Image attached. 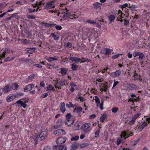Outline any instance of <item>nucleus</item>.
Returning a JSON list of instances; mask_svg holds the SVG:
<instances>
[{
  "mask_svg": "<svg viewBox=\"0 0 150 150\" xmlns=\"http://www.w3.org/2000/svg\"><path fill=\"white\" fill-rule=\"evenodd\" d=\"M40 137V139L41 141L44 140L45 137L47 136V133L45 131H43L42 132L39 134Z\"/></svg>",
  "mask_w": 150,
  "mask_h": 150,
  "instance_id": "9b49d317",
  "label": "nucleus"
},
{
  "mask_svg": "<svg viewBox=\"0 0 150 150\" xmlns=\"http://www.w3.org/2000/svg\"><path fill=\"white\" fill-rule=\"evenodd\" d=\"M54 87H53L51 86V85H48L47 87V90H53V91H54Z\"/></svg>",
  "mask_w": 150,
  "mask_h": 150,
  "instance_id": "052dcab7",
  "label": "nucleus"
},
{
  "mask_svg": "<svg viewBox=\"0 0 150 150\" xmlns=\"http://www.w3.org/2000/svg\"><path fill=\"white\" fill-rule=\"evenodd\" d=\"M35 16L34 15H28L27 16V18L29 19H34L35 18Z\"/></svg>",
  "mask_w": 150,
  "mask_h": 150,
  "instance_id": "a18cd8bd",
  "label": "nucleus"
},
{
  "mask_svg": "<svg viewBox=\"0 0 150 150\" xmlns=\"http://www.w3.org/2000/svg\"><path fill=\"white\" fill-rule=\"evenodd\" d=\"M62 133V134H65L64 130L62 129H58L54 132V134L57 135V136L60 135Z\"/></svg>",
  "mask_w": 150,
  "mask_h": 150,
  "instance_id": "ddd939ff",
  "label": "nucleus"
},
{
  "mask_svg": "<svg viewBox=\"0 0 150 150\" xmlns=\"http://www.w3.org/2000/svg\"><path fill=\"white\" fill-rule=\"evenodd\" d=\"M54 149H59V150H67V147L65 145H55L53 146Z\"/></svg>",
  "mask_w": 150,
  "mask_h": 150,
  "instance_id": "39448f33",
  "label": "nucleus"
},
{
  "mask_svg": "<svg viewBox=\"0 0 150 150\" xmlns=\"http://www.w3.org/2000/svg\"><path fill=\"white\" fill-rule=\"evenodd\" d=\"M140 139L139 138H138L135 140L134 141V143L133 144V145L135 146L140 140Z\"/></svg>",
  "mask_w": 150,
  "mask_h": 150,
  "instance_id": "680f3d73",
  "label": "nucleus"
},
{
  "mask_svg": "<svg viewBox=\"0 0 150 150\" xmlns=\"http://www.w3.org/2000/svg\"><path fill=\"white\" fill-rule=\"evenodd\" d=\"M71 65V69H72L73 71L76 70L78 68V65L75 64H72Z\"/></svg>",
  "mask_w": 150,
  "mask_h": 150,
  "instance_id": "5701e85b",
  "label": "nucleus"
},
{
  "mask_svg": "<svg viewBox=\"0 0 150 150\" xmlns=\"http://www.w3.org/2000/svg\"><path fill=\"white\" fill-rule=\"evenodd\" d=\"M106 117V115L105 114H104L102 115L100 118V120L102 122H103V121Z\"/></svg>",
  "mask_w": 150,
  "mask_h": 150,
  "instance_id": "473e14b6",
  "label": "nucleus"
},
{
  "mask_svg": "<svg viewBox=\"0 0 150 150\" xmlns=\"http://www.w3.org/2000/svg\"><path fill=\"white\" fill-rule=\"evenodd\" d=\"M39 138H40V137L39 134H36L34 136L33 139L34 140H36L37 141L38 140V139Z\"/></svg>",
  "mask_w": 150,
  "mask_h": 150,
  "instance_id": "79ce46f5",
  "label": "nucleus"
},
{
  "mask_svg": "<svg viewBox=\"0 0 150 150\" xmlns=\"http://www.w3.org/2000/svg\"><path fill=\"white\" fill-rule=\"evenodd\" d=\"M128 6V4L127 3H125L123 5H121L120 6V7L122 8H125L126 7H127Z\"/></svg>",
  "mask_w": 150,
  "mask_h": 150,
  "instance_id": "864d4df0",
  "label": "nucleus"
},
{
  "mask_svg": "<svg viewBox=\"0 0 150 150\" xmlns=\"http://www.w3.org/2000/svg\"><path fill=\"white\" fill-rule=\"evenodd\" d=\"M106 50L105 54V55H109L111 53V50L109 49L108 48H106Z\"/></svg>",
  "mask_w": 150,
  "mask_h": 150,
  "instance_id": "72a5a7b5",
  "label": "nucleus"
},
{
  "mask_svg": "<svg viewBox=\"0 0 150 150\" xmlns=\"http://www.w3.org/2000/svg\"><path fill=\"white\" fill-rule=\"evenodd\" d=\"M136 7L137 6L135 5H131L130 4H129V8H131L132 9L136 8Z\"/></svg>",
  "mask_w": 150,
  "mask_h": 150,
  "instance_id": "8fccbe9b",
  "label": "nucleus"
},
{
  "mask_svg": "<svg viewBox=\"0 0 150 150\" xmlns=\"http://www.w3.org/2000/svg\"><path fill=\"white\" fill-rule=\"evenodd\" d=\"M119 83V82L118 81H115V80H114V83L112 87V88H113L115 87L117 84Z\"/></svg>",
  "mask_w": 150,
  "mask_h": 150,
  "instance_id": "de8ad7c7",
  "label": "nucleus"
},
{
  "mask_svg": "<svg viewBox=\"0 0 150 150\" xmlns=\"http://www.w3.org/2000/svg\"><path fill=\"white\" fill-rule=\"evenodd\" d=\"M78 146L77 142H74L71 146L70 150H75L76 149Z\"/></svg>",
  "mask_w": 150,
  "mask_h": 150,
  "instance_id": "dca6fc26",
  "label": "nucleus"
},
{
  "mask_svg": "<svg viewBox=\"0 0 150 150\" xmlns=\"http://www.w3.org/2000/svg\"><path fill=\"white\" fill-rule=\"evenodd\" d=\"M67 139L65 137H60L57 138L56 142L57 144H61L65 142Z\"/></svg>",
  "mask_w": 150,
  "mask_h": 150,
  "instance_id": "7ed1b4c3",
  "label": "nucleus"
},
{
  "mask_svg": "<svg viewBox=\"0 0 150 150\" xmlns=\"http://www.w3.org/2000/svg\"><path fill=\"white\" fill-rule=\"evenodd\" d=\"M67 46L68 47H69L70 48H71L72 47V44L70 42H68L67 43Z\"/></svg>",
  "mask_w": 150,
  "mask_h": 150,
  "instance_id": "0e129e2a",
  "label": "nucleus"
},
{
  "mask_svg": "<svg viewBox=\"0 0 150 150\" xmlns=\"http://www.w3.org/2000/svg\"><path fill=\"white\" fill-rule=\"evenodd\" d=\"M34 86V85L33 84H29L26 85L25 87L24 88V91L25 92L30 91L33 87Z\"/></svg>",
  "mask_w": 150,
  "mask_h": 150,
  "instance_id": "9d476101",
  "label": "nucleus"
},
{
  "mask_svg": "<svg viewBox=\"0 0 150 150\" xmlns=\"http://www.w3.org/2000/svg\"><path fill=\"white\" fill-rule=\"evenodd\" d=\"M69 104H66V106L68 108H69L71 107L73 108H74V107L75 105L73 104L72 103V102H69Z\"/></svg>",
  "mask_w": 150,
  "mask_h": 150,
  "instance_id": "7c9ffc66",
  "label": "nucleus"
},
{
  "mask_svg": "<svg viewBox=\"0 0 150 150\" xmlns=\"http://www.w3.org/2000/svg\"><path fill=\"white\" fill-rule=\"evenodd\" d=\"M67 71L68 69L66 68H61V72L62 74H65Z\"/></svg>",
  "mask_w": 150,
  "mask_h": 150,
  "instance_id": "cd10ccee",
  "label": "nucleus"
},
{
  "mask_svg": "<svg viewBox=\"0 0 150 150\" xmlns=\"http://www.w3.org/2000/svg\"><path fill=\"white\" fill-rule=\"evenodd\" d=\"M42 23L44 24L45 27L47 28L53 27L56 25L55 24H54L53 23L50 24L46 23Z\"/></svg>",
  "mask_w": 150,
  "mask_h": 150,
  "instance_id": "6ab92c4d",
  "label": "nucleus"
},
{
  "mask_svg": "<svg viewBox=\"0 0 150 150\" xmlns=\"http://www.w3.org/2000/svg\"><path fill=\"white\" fill-rule=\"evenodd\" d=\"M23 95V93L20 92L16 93V94H15L14 96L15 97L17 98L18 97H19L21 96H22Z\"/></svg>",
  "mask_w": 150,
  "mask_h": 150,
  "instance_id": "f704fd0d",
  "label": "nucleus"
},
{
  "mask_svg": "<svg viewBox=\"0 0 150 150\" xmlns=\"http://www.w3.org/2000/svg\"><path fill=\"white\" fill-rule=\"evenodd\" d=\"M55 27L56 29L59 30H61L62 29V27L61 26L59 25H56Z\"/></svg>",
  "mask_w": 150,
  "mask_h": 150,
  "instance_id": "6e6d98bb",
  "label": "nucleus"
},
{
  "mask_svg": "<svg viewBox=\"0 0 150 150\" xmlns=\"http://www.w3.org/2000/svg\"><path fill=\"white\" fill-rule=\"evenodd\" d=\"M86 22L92 24H95L96 23V22L93 21L91 19L88 20Z\"/></svg>",
  "mask_w": 150,
  "mask_h": 150,
  "instance_id": "ea45409f",
  "label": "nucleus"
},
{
  "mask_svg": "<svg viewBox=\"0 0 150 150\" xmlns=\"http://www.w3.org/2000/svg\"><path fill=\"white\" fill-rule=\"evenodd\" d=\"M95 98L96 104L97 107H98L99 106L100 104V99L97 96H95Z\"/></svg>",
  "mask_w": 150,
  "mask_h": 150,
  "instance_id": "aec40b11",
  "label": "nucleus"
},
{
  "mask_svg": "<svg viewBox=\"0 0 150 150\" xmlns=\"http://www.w3.org/2000/svg\"><path fill=\"white\" fill-rule=\"evenodd\" d=\"M71 114L68 113L67 114L66 119L65 121V124L68 126L72 125L74 122V120L72 118H71Z\"/></svg>",
  "mask_w": 150,
  "mask_h": 150,
  "instance_id": "f257e3e1",
  "label": "nucleus"
},
{
  "mask_svg": "<svg viewBox=\"0 0 150 150\" xmlns=\"http://www.w3.org/2000/svg\"><path fill=\"white\" fill-rule=\"evenodd\" d=\"M118 110V108L117 107H115L114 108H113L112 109V112L114 113H116L117 111Z\"/></svg>",
  "mask_w": 150,
  "mask_h": 150,
  "instance_id": "49530a36",
  "label": "nucleus"
},
{
  "mask_svg": "<svg viewBox=\"0 0 150 150\" xmlns=\"http://www.w3.org/2000/svg\"><path fill=\"white\" fill-rule=\"evenodd\" d=\"M101 4L99 2H96L93 4L94 8L96 9L100 7L101 5Z\"/></svg>",
  "mask_w": 150,
  "mask_h": 150,
  "instance_id": "b1692460",
  "label": "nucleus"
},
{
  "mask_svg": "<svg viewBox=\"0 0 150 150\" xmlns=\"http://www.w3.org/2000/svg\"><path fill=\"white\" fill-rule=\"evenodd\" d=\"M54 2V1H52L47 3V5L45 6L44 8L45 9H48L53 8L54 6L53 4Z\"/></svg>",
  "mask_w": 150,
  "mask_h": 150,
  "instance_id": "0eeeda50",
  "label": "nucleus"
},
{
  "mask_svg": "<svg viewBox=\"0 0 150 150\" xmlns=\"http://www.w3.org/2000/svg\"><path fill=\"white\" fill-rule=\"evenodd\" d=\"M68 59H69L68 58H67V57H65L64 59L62 58V59L63 60L61 61L62 63H67L68 62Z\"/></svg>",
  "mask_w": 150,
  "mask_h": 150,
  "instance_id": "4c0bfd02",
  "label": "nucleus"
},
{
  "mask_svg": "<svg viewBox=\"0 0 150 150\" xmlns=\"http://www.w3.org/2000/svg\"><path fill=\"white\" fill-rule=\"evenodd\" d=\"M45 86V83L43 81H42L40 83V86L41 87H44Z\"/></svg>",
  "mask_w": 150,
  "mask_h": 150,
  "instance_id": "774afa93",
  "label": "nucleus"
},
{
  "mask_svg": "<svg viewBox=\"0 0 150 150\" xmlns=\"http://www.w3.org/2000/svg\"><path fill=\"white\" fill-rule=\"evenodd\" d=\"M129 135L128 133L126 131H124L122 132V135L123 137H124L125 139L127 138L129 136H130V134H129Z\"/></svg>",
  "mask_w": 150,
  "mask_h": 150,
  "instance_id": "a211bd4d",
  "label": "nucleus"
},
{
  "mask_svg": "<svg viewBox=\"0 0 150 150\" xmlns=\"http://www.w3.org/2000/svg\"><path fill=\"white\" fill-rule=\"evenodd\" d=\"M14 59V57H12L11 58H10L9 57H7L5 58L4 59V61L5 62H7L8 61H11L13 60Z\"/></svg>",
  "mask_w": 150,
  "mask_h": 150,
  "instance_id": "c756f323",
  "label": "nucleus"
},
{
  "mask_svg": "<svg viewBox=\"0 0 150 150\" xmlns=\"http://www.w3.org/2000/svg\"><path fill=\"white\" fill-rule=\"evenodd\" d=\"M121 71L120 70H118L116 71L113 72L110 74V76L113 77H115L120 76L121 74Z\"/></svg>",
  "mask_w": 150,
  "mask_h": 150,
  "instance_id": "1a4fd4ad",
  "label": "nucleus"
},
{
  "mask_svg": "<svg viewBox=\"0 0 150 150\" xmlns=\"http://www.w3.org/2000/svg\"><path fill=\"white\" fill-rule=\"evenodd\" d=\"M106 48H102L101 50L100 53L101 54H105V51H106Z\"/></svg>",
  "mask_w": 150,
  "mask_h": 150,
  "instance_id": "3c124183",
  "label": "nucleus"
},
{
  "mask_svg": "<svg viewBox=\"0 0 150 150\" xmlns=\"http://www.w3.org/2000/svg\"><path fill=\"white\" fill-rule=\"evenodd\" d=\"M35 78V75L33 74L28 76L27 78L26 79V81H28L34 79Z\"/></svg>",
  "mask_w": 150,
  "mask_h": 150,
  "instance_id": "a878e982",
  "label": "nucleus"
},
{
  "mask_svg": "<svg viewBox=\"0 0 150 150\" xmlns=\"http://www.w3.org/2000/svg\"><path fill=\"white\" fill-rule=\"evenodd\" d=\"M3 92L4 93H8L11 91V87L9 85H6L4 88H2Z\"/></svg>",
  "mask_w": 150,
  "mask_h": 150,
  "instance_id": "f8f14e48",
  "label": "nucleus"
},
{
  "mask_svg": "<svg viewBox=\"0 0 150 150\" xmlns=\"http://www.w3.org/2000/svg\"><path fill=\"white\" fill-rule=\"evenodd\" d=\"M68 59L73 62H74L76 63H78L81 61V59L75 57H69Z\"/></svg>",
  "mask_w": 150,
  "mask_h": 150,
  "instance_id": "6e6552de",
  "label": "nucleus"
},
{
  "mask_svg": "<svg viewBox=\"0 0 150 150\" xmlns=\"http://www.w3.org/2000/svg\"><path fill=\"white\" fill-rule=\"evenodd\" d=\"M148 124L147 122H144L141 125L142 127V129H143Z\"/></svg>",
  "mask_w": 150,
  "mask_h": 150,
  "instance_id": "09e8293b",
  "label": "nucleus"
},
{
  "mask_svg": "<svg viewBox=\"0 0 150 150\" xmlns=\"http://www.w3.org/2000/svg\"><path fill=\"white\" fill-rule=\"evenodd\" d=\"M60 86H62L63 85H65L66 83V81L64 80H61L60 81Z\"/></svg>",
  "mask_w": 150,
  "mask_h": 150,
  "instance_id": "58836bf2",
  "label": "nucleus"
},
{
  "mask_svg": "<svg viewBox=\"0 0 150 150\" xmlns=\"http://www.w3.org/2000/svg\"><path fill=\"white\" fill-rule=\"evenodd\" d=\"M51 148L50 146H45L43 150H50Z\"/></svg>",
  "mask_w": 150,
  "mask_h": 150,
  "instance_id": "e2e57ef3",
  "label": "nucleus"
},
{
  "mask_svg": "<svg viewBox=\"0 0 150 150\" xmlns=\"http://www.w3.org/2000/svg\"><path fill=\"white\" fill-rule=\"evenodd\" d=\"M81 129L85 134L88 133L91 130L90 126L88 124H84L82 127Z\"/></svg>",
  "mask_w": 150,
  "mask_h": 150,
  "instance_id": "f03ea898",
  "label": "nucleus"
},
{
  "mask_svg": "<svg viewBox=\"0 0 150 150\" xmlns=\"http://www.w3.org/2000/svg\"><path fill=\"white\" fill-rule=\"evenodd\" d=\"M65 9L66 10V12L64 11H63L62 12V13L63 14V19L64 20H66L67 18H65V17H69V16H71V13L69 12V11L67 10V8H65Z\"/></svg>",
  "mask_w": 150,
  "mask_h": 150,
  "instance_id": "423d86ee",
  "label": "nucleus"
},
{
  "mask_svg": "<svg viewBox=\"0 0 150 150\" xmlns=\"http://www.w3.org/2000/svg\"><path fill=\"white\" fill-rule=\"evenodd\" d=\"M109 20L110 21V22L113 21L115 18V16L113 15H111L108 16Z\"/></svg>",
  "mask_w": 150,
  "mask_h": 150,
  "instance_id": "bb28decb",
  "label": "nucleus"
},
{
  "mask_svg": "<svg viewBox=\"0 0 150 150\" xmlns=\"http://www.w3.org/2000/svg\"><path fill=\"white\" fill-rule=\"evenodd\" d=\"M81 63H84L85 62H89L91 61V60L88 59L87 58L83 57L81 59Z\"/></svg>",
  "mask_w": 150,
  "mask_h": 150,
  "instance_id": "4be33fe9",
  "label": "nucleus"
},
{
  "mask_svg": "<svg viewBox=\"0 0 150 150\" xmlns=\"http://www.w3.org/2000/svg\"><path fill=\"white\" fill-rule=\"evenodd\" d=\"M140 76H139L137 74L135 73L134 74V78L137 80H138V79H139Z\"/></svg>",
  "mask_w": 150,
  "mask_h": 150,
  "instance_id": "13d9d810",
  "label": "nucleus"
},
{
  "mask_svg": "<svg viewBox=\"0 0 150 150\" xmlns=\"http://www.w3.org/2000/svg\"><path fill=\"white\" fill-rule=\"evenodd\" d=\"M16 103L18 104H20L24 108H25L27 106V105L25 103H23L21 100H19L16 101Z\"/></svg>",
  "mask_w": 150,
  "mask_h": 150,
  "instance_id": "412c9836",
  "label": "nucleus"
},
{
  "mask_svg": "<svg viewBox=\"0 0 150 150\" xmlns=\"http://www.w3.org/2000/svg\"><path fill=\"white\" fill-rule=\"evenodd\" d=\"M128 85L130 88H129V89L130 90H136L138 89V87L137 86H136L135 84L133 83H129L128 84Z\"/></svg>",
  "mask_w": 150,
  "mask_h": 150,
  "instance_id": "4468645a",
  "label": "nucleus"
},
{
  "mask_svg": "<svg viewBox=\"0 0 150 150\" xmlns=\"http://www.w3.org/2000/svg\"><path fill=\"white\" fill-rule=\"evenodd\" d=\"M64 124V121L61 119H59L57 122L56 124L54 126V128L57 129L60 128L61 126Z\"/></svg>",
  "mask_w": 150,
  "mask_h": 150,
  "instance_id": "20e7f679",
  "label": "nucleus"
},
{
  "mask_svg": "<svg viewBox=\"0 0 150 150\" xmlns=\"http://www.w3.org/2000/svg\"><path fill=\"white\" fill-rule=\"evenodd\" d=\"M122 54H115L112 56V57L113 59H116L118 57L119 55H122Z\"/></svg>",
  "mask_w": 150,
  "mask_h": 150,
  "instance_id": "603ef678",
  "label": "nucleus"
},
{
  "mask_svg": "<svg viewBox=\"0 0 150 150\" xmlns=\"http://www.w3.org/2000/svg\"><path fill=\"white\" fill-rule=\"evenodd\" d=\"M100 129L99 128L95 133V137L98 138L99 136V134L100 132Z\"/></svg>",
  "mask_w": 150,
  "mask_h": 150,
  "instance_id": "2f4dec72",
  "label": "nucleus"
},
{
  "mask_svg": "<svg viewBox=\"0 0 150 150\" xmlns=\"http://www.w3.org/2000/svg\"><path fill=\"white\" fill-rule=\"evenodd\" d=\"M125 22L124 23V25L125 26H126L129 24V21L128 20L125 19Z\"/></svg>",
  "mask_w": 150,
  "mask_h": 150,
  "instance_id": "bf43d9fd",
  "label": "nucleus"
},
{
  "mask_svg": "<svg viewBox=\"0 0 150 150\" xmlns=\"http://www.w3.org/2000/svg\"><path fill=\"white\" fill-rule=\"evenodd\" d=\"M75 110H76V112L77 113H79L81 112L82 111V108L81 107H79L77 108H75Z\"/></svg>",
  "mask_w": 150,
  "mask_h": 150,
  "instance_id": "37998d69",
  "label": "nucleus"
},
{
  "mask_svg": "<svg viewBox=\"0 0 150 150\" xmlns=\"http://www.w3.org/2000/svg\"><path fill=\"white\" fill-rule=\"evenodd\" d=\"M96 117V115L94 114H93L89 116V118L91 119H93Z\"/></svg>",
  "mask_w": 150,
  "mask_h": 150,
  "instance_id": "338daca9",
  "label": "nucleus"
},
{
  "mask_svg": "<svg viewBox=\"0 0 150 150\" xmlns=\"http://www.w3.org/2000/svg\"><path fill=\"white\" fill-rule=\"evenodd\" d=\"M145 57V56L143 53L140 52L139 56L138 59L140 62H141L142 59Z\"/></svg>",
  "mask_w": 150,
  "mask_h": 150,
  "instance_id": "393cba45",
  "label": "nucleus"
},
{
  "mask_svg": "<svg viewBox=\"0 0 150 150\" xmlns=\"http://www.w3.org/2000/svg\"><path fill=\"white\" fill-rule=\"evenodd\" d=\"M79 98L78 99H80V101L82 102H84L86 100L83 97L81 96H79Z\"/></svg>",
  "mask_w": 150,
  "mask_h": 150,
  "instance_id": "69168bd1",
  "label": "nucleus"
},
{
  "mask_svg": "<svg viewBox=\"0 0 150 150\" xmlns=\"http://www.w3.org/2000/svg\"><path fill=\"white\" fill-rule=\"evenodd\" d=\"M51 36L54 38L55 40H59V38L58 35H56L54 33H52L51 34Z\"/></svg>",
  "mask_w": 150,
  "mask_h": 150,
  "instance_id": "c85d7f7f",
  "label": "nucleus"
},
{
  "mask_svg": "<svg viewBox=\"0 0 150 150\" xmlns=\"http://www.w3.org/2000/svg\"><path fill=\"white\" fill-rule=\"evenodd\" d=\"M60 105H61L60 107L61 111L62 112L64 113L66 111L65 103L64 102H61L60 103Z\"/></svg>",
  "mask_w": 150,
  "mask_h": 150,
  "instance_id": "2eb2a0df",
  "label": "nucleus"
},
{
  "mask_svg": "<svg viewBox=\"0 0 150 150\" xmlns=\"http://www.w3.org/2000/svg\"><path fill=\"white\" fill-rule=\"evenodd\" d=\"M140 52H136L133 54V56L134 57H136L137 56H139Z\"/></svg>",
  "mask_w": 150,
  "mask_h": 150,
  "instance_id": "4d7b16f0",
  "label": "nucleus"
},
{
  "mask_svg": "<svg viewBox=\"0 0 150 150\" xmlns=\"http://www.w3.org/2000/svg\"><path fill=\"white\" fill-rule=\"evenodd\" d=\"M48 96L47 93H45L43 94H42L40 97V98H43L46 97Z\"/></svg>",
  "mask_w": 150,
  "mask_h": 150,
  "instance_id": "c03bdc74",
  "label": "nucleus"
},
{
  "mask_svg": "<svg viewBox=\"0 0 150 150\" xmlns=\"http://www.w3.org/2000/svg\"><path fill=\"white\" fill-rule=\"evenodd\" d=\"M19 85L17 83H15L13 84L11 86V88L13 90H17L19 87Z\"/></svg>",
  "mask_w": 150,
  "mask_h": 150,
  "instance_id": "f3484780",
  "label": "nucleus"
},
{
  "mask_svg": "<svg viewBox=\"0 0 150 150\" xmlns=\"http://www.w3.org/2000/svg\"><path fill=\"white\" fill-rule=\"evenodd\" d=\"M89 145V144L88 143H83L81 144L80 147L81 148H83L86 146Z\"/></svg>",
  "mask_w": 150,
  "mask_h": 150,
  "instance_id": "a19ab883",
  "label": "nucleus"
},
{
  "mask_svg": "<svg viewBox=\"0 0 150 150\" xmlns=\"http://www.w3.org/2000/svg\"><path fill=\"white\" fill-rule=\"evenodd\" d=\"M141 115V114L140 113H138L134 115L133 117H134L136 119H137Z\"/></svg>",
  "mask_w": 150,
  "mask_h": 150,
  "instance_id": "5fc2aeb1",
  "label": "nucleus"
},
{
  "mask_svg": "<svg viewBox=\"0 0 150 150\" xmlns=\"http://www.w3.org/2000/svg\"><path fill=\"white\" fill-rule=\"evenodd\" d=\"M79 136H76L75 137H72L71 138V141H77L78 140V139H79Z\"/></svg>",
  "mask_w": 150,
  "mask_h": 150,
  "instance_id": "e433bc0d",
  "label": "nucleus"
},
{
  "mask_svg": "<svg viewBox=\"0 0 150 150\" xmlns=\"http://www.w3.org/2000/svg\"><path fill=\"white\" fill-rule=\"evenodd\" d=\"M44 1V0H43L42 1L40 2L39 3L37 2V4H38V6H40L42 5H44V3L43 2V1ZM40 8V7L39 6L37 8L38 9H37L36 12H37V11H38V9H39Z\"/></svg>",
  "mask_w": 150,
  "mask_h": 150,
  "instance_id": "c9c22d12",
  "label": "nucleus"
}]
</instances>
